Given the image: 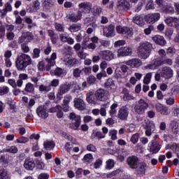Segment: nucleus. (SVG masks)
<instances>
[{
  "mask_svg": "<svg viewBox=\"0 0 179 179\" xmlns=\"http://www.w3.org/2000/svg\"><path fill=\"white\" fill-rule=\"evenodd\" d=\"M129 115V109L127 106H122L118 111L117 116L120 120H127Z\"/></svg>",
  "mask_w": 179,
  "mask_h": 179,
  "instance_id": "nucleus-18",
  "label": "nucleus"
},
{
  "mask_svg": "<svg viewBox=\"0 0 179 179\" xmlns=\"http://www.w3.org/2000/svg\"><path fill=\"white\" fill-rule=\"evenodd\" d=\"M83 160L86 163H89V162H92V160H93V155L90 153L87 154L84 156Z\"/></svg>",
  "mask_w": 179,
  "mask_h": 179,
  "instance_id": "nucleus-64",
  "label": "nucleus"
},
{
  "mask_svg": "<svg viewBox=\"0 0 179 179\" xmlns=\"http://www.w3.org/2000/svg\"><path fill=\"white\" fill-rule=\"evenodd\" d=\"M9 93V87L6 86L0 87V96H4Z\"/></svg>",
  "mask_w": 179,
  "mask_h": 179,
  "instance_id": "nucleus-53",
  "label": "nucleus"
},
{
  "mask_svg": "<svg viewBox=\"0 0 179 179\" xmlns=\"http://www.w3.org/2000/svg\"><path fill=\"white\" fill-rule=\"evenodd\" d=\"M170 130L173 135H178L179 132L178 122L176 121H171L170 124Z\"/></svg>",
  "mask_w": 179,
  "mask_h": 179,
  "instance_id": "nucleus-32",
  "label": "nucleus"
},
{
  "mask_svg": "<svg viewBox=\"0 0 179 179\" xmlns=\"http://www.w3.org/2000/svg\"><path fill=\"white\" fill-rule=\"evenodd\" d=\"M69 20H71V22L76 23V22H78V20H80V19H82V11L78 10L76 14H71L69 17Z\"/></svg>",
  "mask_w": 179,
  "mask_h": 179,
  "instance_id": "nucleus-29",
  "label": "nucleus"
},
{
  "mask_svg": "<svg viewBox=\"0 0 179 179\" xmlns=\"http://www.w3.org/2000/svg\"><path fill=\"white\" fill-rule=\"evenodd\" d=\"M81 75H83V73H82V69L80 70L79 68H76L73 69V78H76V79H78V78H80Z\"/></svg>",
  "mask_w": 179,
  "mask_h": 179,
  "instance_id": "nucleus-47",
  "label": "nucleus"
},
{
  "mask_svg": "<svg viewBox=\"0 0 179 179\" xmlns=\"http://www.w3.org/2000/svg\"><path fill=\"white\" fill-rule=\"evenodd\" d=\"M31 62H33V60L30 55L23 53L17 56L15 61V66L18 71H23L29 65H31Z\"/></svg>",
  "mask_w": 179,
  "mask_h": 179,
  "instance_id": "nucleus-2",
  "label": "nucleus"
},
{
  "mask_svg": "<svg viewBox=\"0 0 179 179\" xmlns=\"http://www.w3.org/2000/svg\"><path fill=\"white\" fill-rule=\"evenodd\" d=\"M10 57H12V51L7 50L4 53V61L6 68H10L12 66V62L10 61Z\"/></svg>",
  "mask_w": 179,
  "mask_h": 179,
  "instance_id": "nucleus-26",
  "label": "nucleus"
},
{
  "mask_svg": "<svg viewBox=\"0 0 179 179\" xmlns=\"http://www.w3.org/2000/svg\"><path fill=\"white\" fill-rule=\"evenodd\" d=\"M132 21L138 26H143L145 21H143V17L141 15H136L133 17Z\"/></svg>",
  "mask_w": 179,
  "mask_h": 179,
  "instance_id": "nucleus-35",
  "label": "nucleus"
},
{
  "mask_svg": "<svg viewBox=\"0 0 179 179\" xmlns=\"http://www.w3.org/2000/svg\"><path fill=\"white\" fill-rule=\"evenodd\" d=\"M159 19H160V13H159L148 14L145 16V20L147 23H155Z\"/></svg>",
  "mask_w": 179,
  "mask_h": 179,
  "instance_id": "nucleus-15",
  "label": "nucleus"
},
{
  "mask_svg": "<svg viewBox=\"0 0 179 179\" xmlns=\"http://www.w3.org/2000/svg\"><path fill=\"white\" fill-rule=\"evenodd\" d=\"M92 6V3L84 1L78 4V9L81 13H90Z\"/></svg>",
  "mask_w": 179,
  "mask_h": 179,
  "instance_id": "nucleus-14",
  "label": "nucleus"
},
{
  "mask_svg": "<svg viewBox=\"0 0 179 179\" xmlns=\"http://www.w3.org/2000/svg\"><path fill=\"white\" fill-rule=\"evenodd\" d=\"M5 152H8V153H17L19 152V150L17 149V147L15 145L9 146L6 150Z\"/></svg>",
  "mask_w": 179,
  "mask_h": 179,
  "instance_id": "nucleus-46",
  "label": "nucleus"
},
{
  "mask_svg": "<svg viewBox=\"0 0 179 179\" xmlns=\"http://www.w3.org/2000/svg\"><path fill=\"white\" fill-rule=\"evenodd\" d=\"M153 64L155 66V68L157 69V68L159 66H162V65H163V60L157 58V59H155L153 62Z\"/></svg>",
  "mask_w": 179,
  "mask_h": 179,
  "instance_id": "nucleus-60",
  "label": "nucleus"
},
{
  "mask_svg": "<svg viewBox=\"0 0 179 179\" xmlns=\"http://www.w3.org/2000/svg\"><path fill=\"white\" fill-rule=\"evenodd\" d=\"M74 107L79 110L80 111H83V110H86V104L83 99L80 98H75L73 99Z\"/></svg>",
  "mask_w": 179,
  "mask_h": 179,
  "instance_id": "nucleus-17",
  "label": "nucleus"
},
{
  "mask_svg": "<svg viewBox=\"0 0 179 179\" xmlns=\"http://www.w3.org/2000/svg\"><path fill=\"white\" fill-rule=\"evenodd\" d=\"M64 62H65V64L69 66H76V65L79 64V60L76 58L64 59Z\"/></svg>",
  "mask_w": 179,
  "mask_h": 179,
  "instance_id": "nucleus-33",
  "label": "nucleus"
},
{
  "mask_svg": "<svg viewBox=\"0 0 179 179\" xmlns=\"http://www.w3.org/2000/svg\"><path fill=\"white\" fill-rule=\"evenodd\" d=\"M59 38L62 43H68L70 45H72L75 43L73 38L66 36L65 34H61Z\"/></svg>",
  "mask_w": 179,
  "mask_h": 179,
  "instance_id": "nucleus-30",
  "label": "nucleus"
},
{
  "mask_svg": "<svg viewBox=\"0 0 179 179\" xmlns=\"http://www.w3.org/2000/svg\"><path fill=\"white\" fill-rule=\"evenodd\" d=\"M116 31L118 34H122L126 38H131L134 36L132 28L118 25L116 27Z\"/></svg>",
  "mask_w": 179,
  "mask_h": 179,
  "instance_id": "nucleus-8",
  "label": "nucleus"
},
{
  "mask_svg": "<svg viewBox=\"0 0 179 179\" xmlns=\"http://www.w3.org/2000/svg\"><path fill=\"white\" fill-rule=\"evenodd\" d=\"M152 40L155 44H158V45H162V47L166 45V39L164 37L160 35H155L152 37Z\"/></svg>",
  "mask_w": 179,
  "mask_h": 179,
  "instance_id": "nucleus-27",
  "label": "nucleus"
},
{
  "mask_svg": "<svg viewBox=\"0 0 179 179\" xmlns=\"http://www.w3.org/2000/svg\"><path fill=\"white\" fill-rule=\"evenodd\" d=\"M17 143H27L29 142V138L22 136L16 140Z\"/></svg>",
  "mask_w": 179,
  "mask_h": 179,
  "instance_id": "nucleus-61",
  "label": "nucleus"
},
{
  "mask_svg": "<svg viewBox=\"0 0 179 179\" xmlns=\"http://www.w3.org/2000/svg\"><path fill=\"white\" fill-rule=\"evenodd\" d=\"M118 8H122V9H128L129 8V2L127 0H120L117 2Z\"/></svg>",
  "mask_w": 179,
  "mask_h": 179,
  "instance_id": "nucleus-42",
  "label": "nucleus"
},
{
  "mask_svg": "<svg viewBox=\"0 0 179 179\" xmlns=\"http://www.w3.org/2000/svg\"><path fill=\"white\" fill-rule=\"evenodd\" d=\"M143 128L145 129L146 136H152V134L156 131V124L152 120H145L143 122Z\"/></svg>",
  "mask_w": 179,
  "mask_h": 179,
  "instance_id": "nucleus-6",
  "label": "nucleus"
},
{
  "mask_svg": "<svg viewBox=\"0 0 179 179\" xmlns=\"http://www.w3.org/2000/svg\"><path fill=\"white\" fill-rule=\"evenodd\" d=\"M24 90L27 93H33L34 92V85L31 83H28L25 85Z\"/></svg>",
  "mask_w": 179,
  "mask_h": 179,
  "instance_id": "nucleus-45",
  "label": "nucleus"
},
{
  "mask_svg": "<svg viewBox=\"0 0 179 179\" xmlns=\"http://www.w3.org/2000/svg\"><path fill=\"white\" fill-rule=\"evenodd\" d=\"M162 10L169 15H173V13H174V8L171 4H165V6L162 7Z\"/></svg>",
  "mask_w": 179,
  "mask_h": 179,
  "instance_id": "nucleus-36",
  "label": "nucleus"
},
{
  "mask_svg": "<svg viewBox=\"0 0 179 179\" xmlns=\"http://www.w3.org/2000/svg\"><path fill=\"white\" fill-rule=\"evenodd\" d=\"M126 65L131 66V68H139L142 65V61L138 58H134L126 62Z\"/></svg>",
  "mask_w": 179,
  "mask_h": 179,
  "instance_id": "nucleus-23",
  "label": "nucleus"
},
{
  "mask_svg": "<svg viewBox=\"0 0 179 179\" xmlns=\"http://www.w3.org/2000/svg\"><path fill=\"white\" fill-rule=\"evenodd\" d=\"M103 34L105 37L108 38H111L115 36V26L110 24L103 27Z\"/></svg>",
  "mask_w": 179,
  "mask_h": 179,
  "instance_id": "nucleus-10",
  "label": "nucleus"
},
{
  "mask_svg": "<svg viewBox=\"0 0 179 179\" xmlns=\"http://www.w3.org/2000/svg\"><path fill=\"white\" fill-rule=\"evenodd\" d=\"M160 75L162 78L170 79V78H173V70L169 66L163 67L160 71Z\"/></svg>",
  "mask_w": 179,
  "mask_h": 179,
  "instance_id": "nucleus-16",
  "label": "nucleus"
},
{
  "mask_svg": "<svg viewBox=\"0 0 179 179\" xmlns=\"http://www.w3.org/2000/svg\"><path fill=\"white\" fill-rule=\"evenodd\" d=\"M82 48L83 50H96V44L94 43H90L89 44L86 43V42H83L82 44Z\"/></svg>",
  "mask_w": 179,
  "mask_h": 179,
  "instance_id": "nucleus-41",
  "label": "nucleus"
},
{
  "mask_svg": "<svg viewBox=\"0 0 179 179\" xmlns=\"http://www.w3.org/2000/svg\"><path fill=\"white\" fill-rule=\"evenodd\" d=\"M147 167H148V165L146 164V163L140 162L138 164L137 167L136 168V170H137V171H138L139 173H141V174H145Z\"/></svg>",
  "mask_w": 179,
  "mask_h": 179,
  "instance_id": "nucleus-37",
  "label": "nucleus"
},
{
  "mask_svg": "<svg viewBox=\"0 0 179 179\" xmlns=\"http://www.w3.org/2000/svg\"><path fill=\"white\" fill-rule=\"evenodd\" d=\"M132 55V48L124 46L117 50V57H129Z\"/></svg>",
  "mask_w": 179,
  "mask_h": 179,
  "instance_id": "nucleus-13",
  "label": "nucleus"
},
{
  "mask_svg": "<svg viewBox=\"0 0 179 179\" xmlns=\"http://www.w3.org/2000/svg\"><path fill=\"white\" fill-rule=\"evenodd\" d=\"M99 55L103 59H106V61H111V59L114 58V55H113V52L110 50L101 51L99 52Z\"/></svg>",
  "mask_w": 179,
  "mask_h": 179,
  "instance_id": "nucleus-24",
  "label": "nucleus"
},
{
  "mask_svg": "<svg viewBox=\"0 0 179 179\" xmlns=\"http://www.w3.org/2000/svg\"><path fill=\"white\" fill-rule=\"evenodd\" d=\"M115 162L113 159H108L106 161V169H108V170H111L113 167H114Z\"/></svg>",
  "mask_w": 179,
  "mask_h": 179,
  "instance_id": "nucleus-63",
  "label": "nucleus"
},
{
  "mask_svg": "<svg viewBox=\"0 0 179 179\" xmlns=\"http://www.w3.org/2000/svg\"><path fill=\"white\" fill-rule=\"evenodd\" d=\"M122 94H123L122 99L124 100V101H127L128 100H134V99H135V97H134V96H132V95H131V94H129V91H128V89H127V88L122 89Z\"/></svg>",
  "mask_w": 179,
  "mask_h": 179,
  "instance_id": "nucleus-31",
  "label": "nucleus"
},
{
  "mask_svg": "<svg viewBox=\"0 0 179 179\" xmlns=\"http://www.w3.org/2000/svg\"><path fill=\"white\" fill-rule=\"evenodd\" d=\"M50 74L52 76H57L58 78H64L66 75L65 69L61 67H57L55 70L50 71Z\"/></svg>",
  "mask_w": 179,
  "mask_h": 179,
  "instance_id": "nucleus-20",
  "label": "nucleus"
},
{
  "mask_svg": "<svg viewBox=\"0 0 179 179\" xmlns=\"http://www.w3.org/2000/svg\"><path fill=\"white\" fill-rule=\"evenodd\" d=\"M94 96L96 99V101H106V100H108V91L100 88L95 92Z\"/></svg>",
  "mask_w": 179,
  "mask_h": 179,
  "instance_id": "nucleus-9",
  "label": "nucleus"
},
{
  "mask_svg": "<svg viewBox=\"0 0 179 179\" xmlns=\"http://www.w3.org/2000/svg\"><path fill=\"white\" fill-rule=\"evenodd\" d=\"M43 147L45 150H52L55 148V143L52 141H45Z\"/></svg>",
  "mask_w": 179,
  "mask_h": 179,
  "instance_id": "nucleus-34",
  "label": "nucleus"
},
{
  "mask_svg": "<svg viewBox=\"0 0 179 179\" xmlns=\"http://www.w3.org/2000/svg\"><path fill=\"white\" fill-rule=\"evenodd\" d=\"M43 5L45 9H50L54 4L51 2V0H45Z\"/></svg>",
  "mask_w": 179,
  "mask_h": 179,
  "instance_id": "nucleus-62",
  "label": "nucleus"
},
{
  "mask_svg": "<svg viewBox=\"0 0 179 179\" xmlns=\"http://www.w3.org/2000/svg\"><path fill=\"white\" fill-rule=\"evenodd\" d=\"M0 179H10V175L5 169L0 170Z\"/></svg>",
  "mask_w": 179,
  "mask_h": 179,
  "instance_id": "nucleus-44",
  "label": "nucleus"
},
{
  "mask_svg": "<svg viewBox=\"0 0 179 179\" xmlns=\"http://www.w3.org/2000/svg\"><path fill=\"white\" fill-rule=\"evenodd\" d=\"M80 29H82V27L79 24H73L71 25L69 28V31L71 33H75L76 31H79V30H80Z\"/></svg>",
  "mask_w": 179,
  "mask_h": 179,
  "instance_id": "nucleus-43",
  "label": "nucleus"
},
{
  "mask_svg": "<svg viewBox=\"0 0 179 179\" xmlns=\"http://www.w3.org/2000/svg\"><path fill=\"white\" fill-rule=\"evenodd\" d=\"M120 173H122V169L121 168L112 171L110 173L107 175V177L108 178H111V177L118 176V174H120Z\"/></svg>",
  "mask_w": 179,
  "mask_h": 179,
  "instance_id": "nucleus-48",
  "label": "nucleus"
},
{
  "mask_svg": "<svg viewBox=\"0 0 179 179\" xmlns=\"http://www.w3.org/2000/svg\"><path fill=\"white\" fill-rule=\"evenodd\" d=\"M12 4L10 3L7 2L4 4V8L1 10V13L2 16H5L8 12H12Z\"/></svg>",
  "mask_w": 179,
  "mask_h": 179,
  "instance_id": "nucleus-38",
  "label": "nucleus"
},
{
  "mask_svg": "<svg viewBox=\"0 0 179 179\" xmlns=\"http://www.w3.org/2000/svg\"><path fill=\"white\" fill-rule=\"evenodd\" d=\"M71 87H74V89H79V85H78V83L73 81L72 83H65L59 85L57 93V99H62V96L64 94H66V93H68L69 90H71Z\"/></svg>",
  "mask_w": 179,
  "mask_h": 179,
  "instance_id": "nucleus-4",
  "label": "nucleus"
},
{
  "mask_svg": "<svg viewBox=\"0 0 179 179\" xmlns=\"http://www.w3.org/2000/svg\"><path fill=\"white\" fill-rule=\"evenodd\" d=\"M148 108L149 103H146L143 99H140L134 106V111L138 115H143Z\"/></svg>",
  "mask_w": 179,
  "mask_h": 179,
  "instance_id": "nucleus-7",
  "label": "nucleus"
},
{
  "mask_svg": "<svg viewBox=\"0 0 179 179\" xmlns=\"http://www.w3.org/2000/svg\"><path fill=\"white\" fill-rule=\"evenodd\" d=\"M52 89V87L50 85H45L42 84L39 86V92L41 93H48V92H51Z\"/></svg>",
  "mask_w": 179,
  "mask_h": 179,
  "instance_id": "nucleus-40",
  "label": "nucleus"
},
{
  "mask_svg": "<svg viewBox=\"0 0 179 179\" xmlns=\"http://www.w3.org/2000/svg\"><path fill=\"white\" fill-rule=\"evenodd\" d=\"M101 10H102L101 7L99 6H95L93 8V13L95 15V16L100 15L101 13Z\"/></svg>",
  "mask_w": 179,
  "mask_h": 179,
  "instance_id": "nucleus-58",
  "label": "nucleus"
},
{
  "mask_svg": "<svg viewBox=\"0 0 179 179\" xmlns=\"http://www.w3.org/2000/svg\"><path fill=\"white\" fill-rule=\"evenodd\" d=\"M21 50L22 52H24L25 54H27V52H30V48L27 43H22L21 44Z\"/></svg>",
  "mask_w": 179,
  "mask_h": 179,
  "instance_id": "nucleus-56",
  "label": "nucleus"
},
{
  "mask_svg": "<svg viewBox=\"0 0 179 179\" xmlns=\"http://www.w3.org/2000/svg\"><path fill=\"white\" fill-rule=\"evenodd\" d=\"M24 167L26 170H33L36 167V163L31 158L26 159L24 164Z\"/></svg>",
  "mask_w": 179,
  "mask_h": 179,
  "instance_id": "nucleus-28",
  "label": "nucleus"
},
{
  "mask_svg": "<svg viewBox=\"0 0 179 179\" xmlns=\"http://www.w3.org/2000/svg\"><path fill=\"white\" fill-rule=\"evenodd\" d=\"M150 79H152V73H148L144 77L143 83L145 85H149L150 83Z\"/></svg>",
  "mask_w": 179,
  "mask_h": 179,
  "instance_id": "nucleus-54",
  "label": "nucleus"
},
{
  "mask_svg": "<svg viewBox=\"0 0 179 179\" xmlns=\"http://www.w3.org/2000/svg\"><path fill=\"white\" fill-rule=\"evenodd\" d=\"M162 149V145L157 141H151L150 143V152L151 153H158V152Z\"/></svg>",
  "mask_w": 179,
  "mask_h": 179,
  "instance_id": "nucleus-22",
  "label": "nucleus"
},
{
  "mask_svg": "<svg viewBox=\"0 0 179 179\" xmlns=\"http://www.w3.org/2000/svg\"><path fill=\"white\" fill-rule=\"evenodd\" d=\"M83 75H90L92 73V67H84L81 69Z\"/></svg>",
  "mask_w": 179,
  "mask_h": 179,
  "instance_id": "nucleus-59",
  "label": "nucleus"
},
{
  "mask_svg": "<svg viewBox=\"0 0 179 179\" xmlns=\"http://www.w3.org/2000/svg\"><path fill=\"white\" fill-rule=\"evenodd\" d=\"M117 107H118V104L117 103H113L111 106H110V115L111 117H114L115 115V114H117V110L115 108H117Z\"/></svg>",
  "mask_w": 179,
  "mask_h": 179,
  "instance_id": "nucleus-50",
  "label": "nucleus"
},
{
  "mask_svg": "<svg viewBox=\"0 0 179 179\" xmlns=\"http://www.w3.org/2000/svg\"><path fill=\"white\" fill-rule=\"evenodd\" d=\"M152 45L149 42H142L139 43L137 48V55L138 58L142 59H148V57H150V52H152Z\"/></svg>",
  "mask_w": 179,
  "mask_h": 179,
  "instance_id": "nucleus-1",
  "label": "nucleus"
},
{
  "mask_svg": "<svg viewBox=\"0 0 179 179\" xmlns=\"http://www.w3.org/2000/svg\"><path fill=\"white\" fill-rule=\"evenodd\" d=\"M164 100L166 101V103L168 106H173V104H174V103H176L174 96H170V97L165 98Z\"/></svg>",
  "mask_w": 179,
  "mask_h": 179,
  "instance_id": "nucleus-55",
  "label": "nucleus"
},
{
  "mask_svg": "<svg viewBox=\"0 0 179 179\" xmlns=\"http://www.w3.org/2000/svg\"><path fill=\"white\" fill-rule=\"evenodd\" d=\"M127 164L130 169H136L139 164V159L136 156L129 157L127 159Z\"/></svg>",
  "mask_w": 179,
  "mask_h": 179,
  "instance_id": "nucleus-19",
  "label": "nucleus"
},
{
  "mask_svg": "<svg viewBox=\"0 0 179 179\" xmlns=\"http://www.w3.org/2000/svg\"><path fill=\"white\" fill-rule=\"evenodd\" d=\"M117 134H118V131L115 129L109 131V136H110L112 141H117Z\"/></svg>",
  "mask_w": 179,
  "mask_h": 179,
  "instance_id": "nucleus-52",
  "label": "nucleus"
},
{
  "mask_svg": "<svg viewBox=\"0 0 179 179\" xmlns=\"http://www.w3.org/2000/svg\"><path fill=\"white\" fill-rule=\"evenodd\" d=\"M36 114L42 120H45L48 118V108L45 105L39 106L36 108Z\"/></svg>",
  "mask_w": 179,
  "mask_h": 179,
  "instance_id": "nucleus-11",
  "label": "nucleus"
},
{
  "mask_svg": "<svg viewBox=\"0 0 179 179\" xmlns=\"http://www.w3.org/2000/svg\"><path fill=\"white\" fill-rule=\"evenodd\" d=\"M55 59H57V52H53L50 55V57H47L45 61L47 62V64H44V62H39L38 64V69L39 71H51V68L52 66H55V64L57 62H55Z\"/></svg>",
  "mask_w": 179,
  "mask_h": 179,
  "instance_id": "nucleus-3",
  "label": "nucleus"
},
{
  "mask_svg": "<svg viewBox=\"0 0 179 179\" xmlns=\"http://www.w3.org/2000/svg\"><path fill=\"white\" fill-rule=\"evenodd\" d=\"M40 52H41V50L40 48H34L33 50V53H32V58L33 59H36L37 58H40Z\"/></svg>",
  "mask_w": 179,
  "mask_h": 179,
  "instance_id": "nucleus-49",
  "label": "nucleus"
},
{
  "mask_svg": "<svg viewBox=\"0 0 179 179\" xmlns=\"http://www.w3.org/2000/svg\"><path fill=\"white\" fill-rule=\"evenodd\" d=\"M34 38V36L31 32H24L18 38V43H30Z\"/></svg>",
  "mask_w": 179,
  "mask_h": 179,
  "instance_id": "nucleus-12",
  "label": "nucleus"
},
{
  "mask_svg": "<svg viewBox=\"0 0 179 179\" xmlns=\"http://www.w3.org/2000/svg\"><path fill=\"white\" fill-rule=\"evenodd\" d=\"M130 141L134 145H136L139 141V134L136 133L133 134L130 138Z\"/></svg>",
  "mask_w": 179,
  "mask_h": 179,
  "instance_id": "nucleus-51",
  "label": "nucleus"
},
{
  "mask_svg": "<svg viewBox=\"0 0 179 179\" xmlns=\"http://www.w3.org/2000/svg\"><path fill=\"white\" fill-rule=\"evenodd\" d=\"M171 149L173 150V152H176L177 157H179V145L177 143H173L171 146Z\"/></svg>",
  "mask_w": 179,
  "mask_h": 179,
  "instance_id": "nucleus-57",
  "label": "nucleus"
},
{
  "mask_svg": "<svg viewBox=\"0 0 179 179\" xmlns=\"http://www.w3.org/2000/svg\"><path fill=\"white\" fill-rule=\"evenodd\" d=\"M96 138H97V139H104V138H106V135L103 134L101 131H93L90 138L94 139Z\"/></svg>",
  "mask_w": 179,
  "mask_h": 179,
  "instance_id": "nucleus-39",
  "label": "nucleus"
},
{
  "mask_svg": "<svg viewBox=\"0 0 179 179\" xmlns=\"http://www.w3.org/2000/svg\"><path fill=\"white\" fill-rule=\"evenodd\" d=\"M69 118L71 120V122L69 125L71 129H73L74 131H79V127H80V123L82 122L80 116L76 115L75 113H71L69 115Z\"/></svg>",
  "mask_w": 179,
  "mask_h": 179,
  "instance_id": "nucleus-5",
  "label": "nucleus"
},
{
  "mask_svg": "<svg viewBox=\"0 0 179 179\" xmlns=\"http://www.w3.org/2000/svg\"><path fill=\"white\" fill-rule=\"evenodd\" d=\"M164 22L168 24V26H171L172 27H177L179 24V19L174 17H168L165 18Z\"/></svg>",
  "mask_w": 179,
  "mask_h": 179,
  "instance_id": "nucleus-21",
  "label": "nucleus"
},
{
  "mask_svg": "<svg viewBox=\"0 0 179 179\" xmlns=\"http://www.w3.org/2000/svg\"><path fill=\"white\" fill-rule=\"evenodd\" d=\"M104 87L108 90H115L117 86H115V82L113 78H108L104 83Z\"/></svg>",
  "mask_w": 179,
  "mask_h": 179,
  "instance_id": "nucleus-25",
  "label": "nucleus"
}]
</instances>
